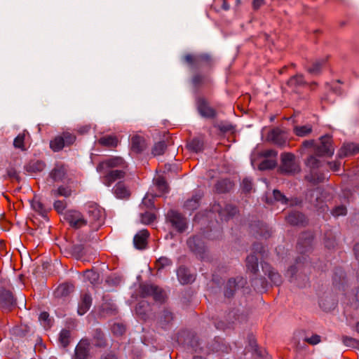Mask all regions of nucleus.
Masks as SVG:
<instances>
[{"mask_svg":"<svg viewBox=\"0 0 359 359\" xmlns=\"http://www.w3.org/2000/svg\"><path fill=\"white\" fill-rule=\"evenodd\" d=\"M128 164L119 156H114L100 162L96 170L98 172H107L106 180H121L126 177Z\"/></svg>","mask_w":359,"mask_h":359,"instance_id":"1","label":"nucleus"},{"mask_svg":"<svg viewBox=\"0 0 359 359\" xmlns=\"http://www.w3.org/2000/svg\"><path fill=\"white\" fill-rule=\"evenodd\" d=\"M301 147L312 149L318 157H331L334 152L332 137L328 135L322 136L319 144H316L314 140H304Z\"/></svg>","mask_w":359,"mask_h":359,"instance_id":"2","label":"nucleus"},{"mask_svg":"<svg viewBox=\"0 0 359 359\" xmlns=\"http://www.w3.org/2000/svg\"><path fill=\"white\" fill-rule=\"evenodd\" d=\"M184 344L199 354L198 355H194L193 359H204V356L208 355L211 351L219 350L217 346H208L203 341H200L197 336L192 334H187Z\"/></svg>","mask_w":359,"mask_h":359,"instance_id":"3","label":"nucleus"},{"mask_svg":"<svg viewBox=\"0 0 359 359\" xmlns=\"http://www.w3.org/2000/svg\"><path fill=\"white\" fill-rule=\"evenodd\" d=\"M182 60L190 68L197 70L203 67H211L213 62L212 57L208 53H187L183 56Z\"/></svg>","mask_w":359,"mask_h":359,"instance_id":"4","label":"nucleus"},{"mask_svg":"<svg viewBox=\"0 0 359 359\" xmlns=\"http://www.w3.org/2000/svg\"><path fill=\"white\" fill-rule=\"evenodd\" d=\"M166 224L170 226L177 233H182L188 228V219L180 212L169 210L165 215Z\"/></svg>","mask_w":359,"mask_h":359,"instance_id":"5","label":"nucleus"},{"mask_svg":"<svg viewBox=\"0 0 359 359\" xmlns=\"http://www.w3.org/2000/svg\"><path fill=\"white\" fill-rule=\"evenodd\" d=\"M280 161L279 170L281 173L294 175L300 172L301 168L299 163L296 161L294 154L291 152L282 153Z\"/></svg>","mask_w":359,"mask_h":359,"instance_id":"6","label":"nucleus"},{"mask_svg":"<svg viewBox=\"0 0 359 359\" xmlns=\"http://www.w3.org/2000/svg\"><path fill=\"white\" fill-rule=\"evenodd\" d=\"M196 106L198 114L208 119H215L217 116V109L212 107L207 97L198 95L196 97Z\"/></svg>","mask_w":359,"mask_h":359,"instance_id":"7","label":"nucleus"},{"mask_svg":"<svg viewBox=\"0 0 359 359\" xmlns=\"http://www.w3.org/2000/svg\"><path fill=\"white\" fill-rule=\"evenodd\" d=\"M90 223L97 230L104 223V210L97 203H89L86 205Z\"/></svg>","mask_w":359,"mask_h":359,"instance_id":"8","label":"nucleus"},{"mask_svg":"<svg viewBox=\"0 0 359 359\" xmlns=\"http://www.w3.org/2000/svg\"><path fill=\"white\" fill-rule=\"evenodd\" d=\"M76 141V136L70 133L64 132L55 136L50 141V148L54 152L61 151L65 146H71Z\"/></svg>","mask_w":359,"mask_h":359,"instance_id":"9","label":"nucleus"},{"mask_svg":"<svg viewBox=\"0 0 359 359\" xmlns=\"http://www.w3.org/2000/svg\"><path fill=\"white\" fill-rule=\"evenodd\" d=\"M140 293L142 297H152L154 300L158 303L164 302L165 299L163 290L154 285H141Z\"/></svg>","mask_w":359,"mask_h":359,"instance_id":"10","label":"nucleus"},{"mask_svg":"<svg viewBox=\"0 0 359 359\" xmlns=\"http://www.w3.org/2000/svg\"><path fill=\"white\" fill-rule=\"evenodd\" d=\"M247 284V280L242 276L229 278L224 287V295L225 298L230 299L233 297L236 292Z\"/></svg>","mask_w":359,"mask_h":359,"instance_id":"11","label":"nucleus"},{"mask_svg":"<svg viewBox=\"0 0 359 359\" xmlns=\"http://www.w3.org/2000/svg\"><path fill=\"white\" fill-rule=\"evenodd\" d=\"M313 234L311 232L306 231L300 234L297 249L300 255L307 256L313 249Z\"/></svg>","mask_w":359,"mask_h":359,"instance_id":"12","label":"nucleus"},{"mask_svg":"<svg viewBox=\"0 0 359 359\" xmlns=\"http://www.w3.org/2000/svg\"><path fill=\"white\" fill-rule=\"evenodd\" d=\"M17 305L13 293L0 285V309L4 312L12 311Z\"/></svg>","mask_w":359,"mask_h":359,"instance_id":"13","label":"nucleus"},{"mask_svg":"<svg viewBox=\"0 0 359 359\" xmlns=\"http://www.w3.org/2000/svg\"><path fill=\"white\" fill-rule=\"evenodd\" d=\"M64 219L74 229H79L87 224V220L83 215L76 210H67L64 215Z\"/></svg>","mask_w":359,"mask_h":359,"instance_id":"14","label":"nucleus"},{"mask_svg":"<svg viewBox=\"0 0 359 359\" xmlns=\"http://www.w3.org/2000/svg\"><path fill=\"white\" fill-rule=\"evenodd\" d=\"M212 212H217L222 220L228 221L238 212L236 206L227 204L224 208L219 203H214L210 210Z\"/></svg>","mask_w":359,"mask_h":359,"instance_id":"15","label":"nucleus"},{"mask_svg":"<svg viewBox=\"0 0 359 359\" xmlns=\"http://www.w3.org/2000/svg\"><path fill=\"white\" fill-rule=\"evenodd\" d=\"M175 319L173 312L168 308L159 311L156 320L158 325L163 330H168L172 325Z\"/></svg>","mask_w":359,"mask_h":359,"instance_id":"16","label":"nucleus"},{"mask_svg":"<svg viewBox=\"0 0 359 359\" xmlns=\"http://www.w3.org/2000/svg\"><path fill=\"white\" fill-rule=\"evenodd\" d=\"M309 262V258L307 256L299 255L295 259L294 264L290 266L286 272V276L289 278L290 282L294 281L297 278V272L301 270L304 264Z\"/></svg>","mask_w":359,"mask_h":359,"instance_id":"17","label":"nucleus"},{"mask_svg":"<svg viewBox=\"0 0 359 359\" xmlns=\"http://www.w3.org/2000/svg\"><path fill=\"white\" fill-rule=\"evenodd\" d=\"M90 357V343L88 339H82L74 350L72 359H89Z\"/></svg>","mask_w":359,"mask_h":359,"instance_id":"18","label":"nucleus"},{"mask_svg":"<svg viewBox=\"0 0 359 359\" xmlns=\"http://www.w3.org/2000/svg\"><path fill=\"white\" fill-rule=\"evenodd\" d=\"M179 168L175 165L165 164L156 170V180H173L178 176Z\"/></svg>","mask_w":359,"mask_h":359,"instance_id":"19","label":"nucleus"},{"mask_svg":"<svg viewBox=\"0 0 359 359\" xmlns=\"http://www.w3.org/2000/svg\"><path fill=\"white\" fill-rule=\"evenodd\" d=\"M189 248L196 255L203 257L205 251V245L201 236H194L187 240Z\"/></svg>","mask_w":359,"mask_h":359,"instance_id":"20","label":"nucleus"},{"mask_svg":"<svg viewBox=\"0 0 359 359\" xmlns=\"http://www.w3.org/2000/svg\"><path fill=\"white\" fill-rule=\"evenodd\" d=\"M262 271L265 276H267L271 283L278 286L283 283L281 276L267 262L261 261Z\"/></svg>","mask_w":359,"mask_h":359,"instance_id":"21","label":"nucleus"},{"mask_svg":"<svg viewBox=\"0 0 359 359\" xmlns=\"http://www.w3.org/2000/svg\"><path fill=\"white\" fill-rule=\"evenodd\" d=\"M100 315L102 316H111L118 313V308L111 299L107 296H103L102 303L100 306Z\"/></svg>","mask_w":359,"mask_h":359,"instance_id":"22","label":"nucleus"},{"mask_svg":"<svg viewBox=\"0 0 359 359\" xmlns=\"http://www.w3.org/2000/svg\"><path fill=\"white\" fill-rule=\"evenodd\" d=\"M329 57L325 56L310 62V65L305 67L306 72L311 74L317 75L328 66Z\"/></svg>","mask_w":359,"mask_h":359,"instance_id":"23","label":"nucleus"},{"mask_svg":"<svg viewBox=\"0 0 359 359\" xmlns=\"http://www.w3.org/2000/svg\"><path fill=\"white\" fill-rule=\"evenodd\" d=\"M62 252L67 257L70 256L80 259L85 255L86 250L83 244H72L65 246Z\"/></svg>","mask_w":359,"mask_h":359,"instance_id":"24","label":"nucleus"},{"mask_svg":"<svg viewBox=\"0 0 359 359\" xmlns=\"http://www.w3.org/2000/svg\"><path fill=\"white\" fill-rule=\"evenodd\" d=\"M285 220L288 224L292 226H304L308 223L306 216L299 211H291L287 216L285 217Z\"/></svg>","mask_w":359,"mask_h":359,"instance_id":"25","label":"nucleus"},{"mask_svg":"<svg viewBox=\"0 0 359 359\" xmlns=\"http://www.w3.org/2000/svg\"><path fill=\"white\" fill-rule=\"evenodd\" d=\"M204 194L201 189L196 190L191 198L187 199L184 203V208L188 211H194L196 210L200 205V201L203 198Z\"/></svg>","mask_w":359,"mask_h":359,"instance_id":"26","label":"nucleus"},{"mask_svg":"<svg viewBox=\"0 0 359 359\" xmlns=\"http://www.w3.org/2000/svg\"><path fill=\"white\" fill-rule=\"evenodd\" d=\"M147 148L145 139L138 135L132 137L130 140V151L136 154H141Z\"/></svg>","mask_w":359,"mask_h":359,"instance_id":"27","label":"nucleus"},{"mask_svg":"<svg viewBox=\"0 0 359 359\" xmlns=\"http://www.w3.org/2000/svg\"><path fill=\"white\" fill-rule=\"evenodd\" d=\"M359 154V144L346 142L343 144L339 150V157H346Z\"/></svg>","mask_w":359,"mask_h":359,"instance_id":"28","label":"nucleus"},{"mask_svg":"<svg viewBox=\"0 0 359 359\" xmlns=\"http://www.w3.org/2000/svg\"><path fill=\"white\" fill-rule=\"evenodd\" d=\"M267 137L271 142L280 147H285L287 143V140L283 132L278 128L272 129L269 133Z\"/></svg>","mask_w":359,"mask_h":359,"instance_id":"29","label":"nucleus"},{"mask_svg":"<svg viewBox=\"0 0 359 359\" xmlns=\"http://www.w3.org/2000/svg\"><path fill=\"white\" fill-rule=\"evenodd\" d=\"M92 297L89 293H83L81 294L80 301L78 304L77 313L80 316L85 314L92 305Z\"/></svg>","mask_w":359,"mask_h":359,"instance_id":"30","label":"nucleus"},{"mask_svg":"<svg viewBox=\"0 0 359 359\" xmlns=\"http://www.w3.org/2000/svg\"><path fill=\"white\" fill-rule=\"evenodd\" d=\"M208 82L207 76L200 71L195 72L191 77V83L196 90H199Z\"/></svg>","mask_w":359,"mask_h":359,"instance_id":"31","label":"nucleus"},{"mask_svg":"<svg viewBox=\"0 0 359 359\" xmlns=\"http://www.w3.org/2000/svg\"><path fill=\"white\" fill-rule=\"evenodd\" d=\"M306 199L315 204L321 201V190L316 184H313L306 192Z\"/></svg>","mask_w":359,"mask_h":359,"instance_id":"32","label":"nucleus"},{"mask_svg":"<svg viewBox=\"0 0 359 359\" xmlns=\"http://www.w3.org/2000/svg\"><path fill=\"white\" fill-rule=\"evenodd\" d=\"M46 167V164L41 160H31L25 164L24 168L28 173H37L41 172Z\"/></svg>","mask_w":359,"mask_h":359,"instance_id":"33","label":"nucleus"},{"mask_svg":"<svg viewBox=\"0 0 359 359\" xmlns=\"http://www.w3.org/2000/svg\"><path fill=\"white\" fill-rule=\"evenodd\" d=\"M149 233L147 229H142L133 238V243L137 249L142 250L146 247L147 239Z\"/></svg>","mask_w":359,"mask_h":359,"instance_id":"34","label":"nucleus"},{"mask_svg":"<svg viewBox=\"0 0 359 359\" xmlns=\"http://www.w3.org/2000/svg\"><path fill=\"white\" fill-rule=\"evenodd\" d=\"M74 290V286L72 283H65L60 284L55 290L54 295L57 298H62L69 296Z\"/></svg>","mask_w":359,"mask_h":359,"instance_id":"35","label":"nucleus"},{"mask_svg":"<svg viewBox=\"0 0 359 359\" xmlns=\"http://www.w3.org/2000/svg\"><path fill=\"white\" fill-rule=\"evenodd\" d=\"M255 277L251 278V285L254 289L259 292L266 291L269 287V283L266 280L265 278L258 276L257 274L254 275Z\"/></svg>","mask_w":359,"mask_h":359,"instance_id":"36","label":"nucleus"},{"mask_svg":"<svg viewBox=\"0 0 359 359\" xmlns=\"http://www.w3.org/2000/svg\"><path fill=\"white\" fill-rule=\"evenodd\" d=\"M286 85L292 88H296L300 86H306L308 82L305 81L304 76L302 74H297L292 76L286 81Z\"/></svg>","mask_w":359,"mask_h":359,"instance_id":"37","label":"nucleus"},{"mask_svg":"<svg viewBox=\"0 0 359 359\" xmlns=\"http://www.w3.org/2000/svg\"><path fill=\"white\" fill-rule=\"evenodd\" d=\"M187 147L189 151L194 153H199L204 149L203 140L199 137H194L187 142Z\"/></svg>","mask_w":359,"mask_h":359,"instance_id":"38","label":"nucleus"},{"mask_svg":"<svg viewBox=\"0 0 359 359\" xmlns=\"http://www.w3.org/2000/svg\"><path fill=\"white\" fill-rule=\"evenodd\" d=\"M177 277L179 280L182 284H187L192 281H194V278L193 275L190 273L189 270L185 266H180L177 269Z\"/></svg>","mask_w":359,"mask_h":359,"instance_id":"39","label":"nucleus"},{"mask_svg":"<svg viewBox=\"0 0 359 359\" xmlns=\"http://www.w3.org/2000/svg\"><path fill=\"white\" fill-rule=\"evenodd\" d=\"M237 313L236 311H232L228 314V320L227 322H224L222 320H216L214 323L215 326L217 330H224L226 328H230L232 327V324L234 323L233 320H232V318H234L236 320Z\"/></svg>","mask_w":359,"mask_h":359,"instance_id":"40","label":"nucleus"},{"mask_svg":"<svg viewBox=\"0 0 359 359\" xmlns=\"http://www.w3.org/2000/svg\"><path fill=\"white\" fill-rule=\"evenodd\" d=\"M66 174L67 170L65 165L57 163L50 172V177L52 180H62L65 177Z\"/></svg>","mask_w":359,"mask_h":359,"instance_id":"41","label":"nucleus"},{"mask_svg":"<svg viewBox=\"0 0 359 359\" xmlns=\"http://www.w3.org/2000/svg\"><path fill=\"white\" fill-rule=\"evenodd\" d=\"M94 345L99 348H105L107 346V339L101 329H95L93 332Z\"/></svg>","mask_w":359,"mask_h":359,"instance_id":"42","label":"nucleus"},{"mask_svg":"<svg viewBox=\"0 0 359 359\" xmlns=\"http://www.w3.org/2000/svg\"><path fill=\"white\" fill-rule=\"evenodd\" d=\"M118 143V138L116 136L105 135L101 137L97 140V144L108 148H115Z\"/></svg>","mask_w":359,"mask_h":359,"instance_id":"43","label":"nucleus"},{"mask_svg":"<svg viewBox=\"0 0 359 359\" xmlns=\"http://www.w3.org/2000/svg\"><path fill=\"white\" fill-rule=\"evenodd\" d=\"M114 193L117 198L121 199L128 198L130 195V191L127 189L122 181H119L115 185L114 188Z\"/></svg>","mask_w":359,"mask_h":359,"instance_id":"44","label":"nucleus"},{"mask_svg":"<svg viewBox=\"0 0 359 359\" xmlns=\"http://www.w3.org/2000/svg\"><path fill=\"white\" fill-rule=\"evenodd\" d=\"M246 267L248 271L255 275L258 271V257L254 255H250L246 258Z\"/></svg>","mask_w":359,"mask_h":359,"instance_id":"45","label":"nucleus"},{"mask_svg":"<svg viewBox=\"0 0 359 359\" xmlns=\"http://www.w3.org/2000/svg\"><path fill=\"white\" fill-rule=\"evenodd\" d=\"M335 235L332 230H326L324 236L325 247L329 250L334 249L335 248Z\"/></svg>","mask_w":359,"mask_h":359,"instance_id":"46","label":"nucleus"},{"mask_svg":"<svg viewBox=\"0 0 359 359\" xmlns=\"http://www.w3.org/2000/svg\"><path fill=\"white\" fill-rule=\"evenodd\" d=\"M271 196H266V203L268 204H272L274 201H281L282 203H286L287 198L278 189H273Z\"/></svg>","mask_w":359,"mask_h":359,"instance_id":"47","label":"nucleus"},{"mask_svg":"<svg viewBox=\"0 0 359 359\" xmlns=\"http://www.w3.org/2000/svg\"><path fill=\"white\" fill-rule=\"evenodd\" d=\"M314 154L309 156L305 161V165L311 170L318 169L321 166V161L317 158Z\"/></svg>","mask_w":359,"mask_h":359,"instance_id":"48","label":"nucleus"},{"mask_svg":"<svg viewBox=\"0 0 359 359\" xmlns=\"http://www.w3.org/2000/svg\"><path fill=\"white\" fill-rule=\"evenodd\" d=\"M233 186V181H217L215 187L217 192L222 194L229 191Z\"/></svg>","mask_w":359,"mask_h":359,"instance_id":"49","label":"nucleus"},{"mask_svg":"<svg viewBox=\"0 0 359 359\" xmlns=\"http://www.w3.org/2000/svg\"><path fill=\"white\" fill-rule=\"evenodd\" d=\"M312 130L313 128L311 125L297 126L293 129L294 135L298 137H305L311 133Z\"/></svg>","mask_w":359,"mask_h":359,"instance_id":"50","label":"nucleus"},{"mask_svg":"<svg viewBox=\"0 0 359 359\" xmlns=\"http://www.w3.org/2000/svg\"><path fill=\"white\" fill-rule=\"evenodd\" d=\"M72 194V189L69 187L60 186L57 189L51 190V195L54 197L62 196L69 197Z\"/></svg>","mask_w":359,"mask_h":359,"instance_id":"51","label":"nucleus"},{"mask_svg":"<svg viewBox=\"0 0 359 359\" xmlns=\"http://www.w3.org/2000/svg\"><path fill=\"white\" fill-rule=\"evenodd\" d=\"M27 132L24 130L22 133H19L13 140V146L15 148L20 149L22 151H25V135Z\"/></svg>","mask_w":359,"mask_h":359,"instance_id":"52","label":"nucleus"},{"mask_svg":"<svg viewBox=\"0 0 359 359\" xmlns=\"http://www.w3.org/2000/svg\"><path fill=\"white\" fill-rule=\"evenodd\" d=\"M31 206L34 210L39 212V215L43 217H46V210L45 209L43 205L39 200H36V197H34V199L31 201Z\"/></svg>","mask_w":359,"mask_h":359,"instance_id":"53","label":"nucleus"},{"mask_svg":"<svg viewBox=\"0 0 359 359\" xmlns=\"http://www.w3.org/2000/svg\"><path fill=\"white\" fill-rule=\"evenodd\" d=\"M320 306L326 312L331 311L335 309V303L329 297H325L320 302Z\"/></svg>","mask_w":359,"mask_h":359,"instance_id":"54","label":"nucleus"},{"mask_svg":"<svg viewBox=\"0 0 359 359\" xmlns=\"http://www.w3.org/2000/svg\"><path fill=\"white\" fill-rule=\"evenodd\" d=\"M167 149V144L165 141H160L156 142L152 149L151 154L154 156L163 155Z\"/></svg>","mask_w":359,"mask_h":359,"instance_id":"55","label":"nucleus"},{"mask_svg":"<svg viewBox=\"0 0 359 359\" xmlns=\"http://www.w3.org/2000/svg\"><path fill=\"white\" fill-rule=\"evenodd\" d=\"M86 279L88 280L92 284L98 283L100 274L93 270H86L83 274Z\"/></svg>","mask_w":359,"mask_h":359,"instance_id":"56","label":"nucleus"},{"mask_svg":"<svg viewBox=\"0 0 359 359\" xmlns=\"http://www.w3.org/2000/svg\"><path fill=\"white\" fill-rule=\"evenodd\" d=\"M11 332L13 336L22 338L27 335L28 327L26 325L16 326L12 329Z\"/></svg>","mask_w":359,"mask_h":359,"instance_id":"57","label":"nucleus"},{"mask_svg":"<svg viewBox=\"0 0 359 359\" xmlns=\"http://www.w3.org/2000/svg\"><path fill=\"white\" fill-rule=\"evenodd\" d=\"M70 332L67 330H62L60 333L59 340L63 347H67L69 344Z\"/></svg>","mask_w":359,"mask_h":359,"instance_id":"58","label":"nucleus"},{"mask_svg":"<svg viewBox=\"0 0 359 359\" xmlns=\"http://www.w3.org/2000/svg\"><path fill=\"white\" fill-rule=\"evenodd\" d=\"M276 165V161L274 160L266 159L262 161L258 168L260 170H266L273 169Z\"/></svg>","mask_w":359,"mask_h":359,"instance_id":"59","label":"nucleus"},{"mask_svg":"<svg viewBox=\"0 0 359 359\" xmlns=\"http://www.w3.org/2000/svg\"><path fill=\"white\" fill-rule=\"evenodd\" d=\"M250 346H251L252 350L254 351V353L258 358H264L266 354V351L264 349H262L257 347L255 339H250Z\"/></svg>","mask_w":359,"mask_h":359,"instance_id":"60","label":"nucleus"},{"mask_svg":"<svg viewBox=\"0 0 359 359\" xmlns=\"http://www.w3.org/2000/svg\"><path fill=\"white\" fill-rule=\"evenodd\" d=\"M171 264L172 261L165 257H160L156 262V266L158 269V271L161 270L166 266H170Z\"/></svg>","mask_w":359,"mask_h":359,"instance_id":"61","label":"nucleus"},{"mask_svg":"<svg viewBox=\"0 0 359 359\" xmlns=\"http://www.w3.org/2000/svg\"><path fill=\"white\" fill-rule=\"evenodd\" d=\"M111 331L114 334L121 336L126 332V326L122 323H114L111 327Z\"/></svg>","mask_w":359,"mask_h":359,"instance_id":"62","label":"nucleus"},{"mask_svg":"<svg viewBox=\"0 0 359 359\" xmlns=\"http://www.w3.org/2000/svg\"><path fill=\"white\" fill-rule=\"evenodd\" d=\"M155 219V215L150 212H145L141 214V222L144 224H151Z\"/></svg>","mask_w":359,"mask_h":359,"instance_id":"63","label":"nucleus"},{"mask_svg":"<svg viewBox=\"0 0 359 359\" xmlns=\"http://www.w3.org/2000/svg\"><path fill=\"white\" fill-rule=\"evenodd\" d=\"M154 186L159 191L160 194L167 193L169 190L167 181H155Z\"/></svg>","mask_w":359,"mask_h":359,"instance_id":"64","label":"nucleus"}]
</instances>
